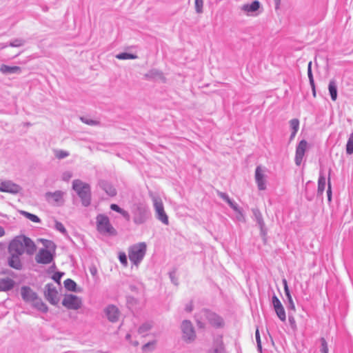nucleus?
I'll use <instances>...</instances> for the list:
<instances>
[{
	"instance_id": "obj_1",
	"label": "nucleus",
	"mask_w": 353,
	"mask_h": 353,
	"mask_svg": "<svg viewBox=\"0 0 353 353\" xmlns=\"http://www.w3.org/2000/svg\"><path fill=\"white\" fill-rule=\"evenodd\" d=\"M195 319L199 328H204L207 323L216 328L222 327L224 325L222 317L208 310H203L196 314Z\"/></svg>"
},
{
	"instance_id": "obj_2",
	"label": "nucleus",
	"mask_w": 353,
	"mask_h": 353,
	"mask_svg": "<svg viewBox=\"0 0 353 353\" xmlns=\"http://www.w3.org/2000/svg\"><path fill=\"white\" fill-rule=\"evenodd\" d=\"M148 194L152 201L153 208L155 212V216L157 219L161 221L163 224L168 225V216L167 215L165 211L162 199L157 194L152 191H150Z\"/></svg>"
},
{
	"instance_id": "obj_3",
	"label": "nucleus",
	"mask_w": 353,
	"mask_h": 353,
	"mask_svg": "<svg viewBox=\"0 0 353 353\" xmlns=\"http://www.w3.org/2000/svg\"><path fill=\"white\" fill-rule=\"evenodd\" d=\"M72 189L80 197L83 205L87 207L91 202L90 186L79 179H75L72 182Z\"/></svg>"
},
{
	"instance_id": "obj_4",
	"label": "nucleus",
	"mask_w": 353,
	"mask_h": 353,
	"mask_svg": "<svg viewBox=\"0 0 353 353\" xmlns=\"http://www.w3.org/2000/svg\"><path fill=\"white\" fill-rule=\"evenodd\" d=\"M147 250L146 243H138L131 245L128 248V257L131 263L138 266L143 261Z\"/></svg>"
},
{
	"instance_id": "obj_5",
	"label": "nucleus",
	"mask_w": 353,
	"mask_h": 353,
	"mask_svg": "<svg viewBox=\"0 0 353 353\" xmlns=\"http://www.w3.org/2000/svg\"><path fill=\"white\" fill-rule=\"evenodd\" d=\"M132 213L133 222L136 225L145 223L150 217L149 208L143 203H139L133 205Z\"/></svg>"
},
{
	"instance_id": "obj_6",
	"label": "nucleus",
	"mask_w": 353,
	"mask_h": 353,
	"mask_svg": "<svg viewBox=\"0 0 353 353\" xmlns=\"http://www.w3.org/2000/svg\"><path fill=\"white\" fill-rule=\"evenodd\" d=\"M97 230L102 234L114 235L116 230L110 222L109 218L103 214H99L96 218Z\"/></svg>"
},
{
	"instance_id": "obj_7",
	"label": "nucleus",
	"mask_w": 353,
	"mask_h": 353,
	"mask_svg": "<svg viewBox=\"0 0 353 353\" xmlns=\"http://www.w3.org/2000/svg\"><path fill=\"white\" fill-rule=\"evenodd\" d=\"M181 329L182 332V338L186 343H191L195 340L196 333L192 324L190 321H183Z\"/></svg>"
},
{
	"instance_id": "obj_8",
	"label": "nucleus",
	"mask_w": 353,
	"mask_h": 353,
	"mask_svg": "<svg viewBox=\"0 0 353 353\" xmlns=\"http://www.w3.org/2000/svg\"><path fill=\"white\" fill-rule=\"evenodd\" d=\"M62 305L68 310H77L81 307L82 301L76 295L66 294L62 301Z\"/></svg>"
},
{
	"instance_id": "obj_9",
	"label": "nucleus",
	"mask_w": 353,
	"mask_h": 353,
	"mask_svg": "<svg viewBox=\"0 0 353 353\" xmlns=\"http://www.w3.org/2000/svg\"><path fill=\"white\" fill-rule=\"evenodd\" d=\"M65 192L61 190H57L55 192H48L45 194V197L46 201L53 205L57 206L62 205L64 203L63 196Z\"/></svg>"
},
{
	"instance_id": "obj_10",
	"label": "nucleus",
	"mask_w": 353,
	"mask_h": 353,
	"mask_svg": "<svg viewBox=\"0 0 353 353\" xmlns=\"http://www.w3.org/2000/svg\"><path fill=\"white\" fill-rule=\"evenodd\" d=\"M265 169L262 168L260 165L256 168L254 177L257 188L259 190H265L267 188V176L265 175Z\"/></svg>"
},
{
	"instance_id": "obj_11",
	"label": "nucleus",
	"mask_w": 353,
	"mask_h": 353,
	"mask_svg": "<svg viewBox=\"0 0 353 353\" xmlns=\"http://www.w3.org/2000/svg\"><path fill=\"white\" fill-rule=\"evenodd\" d=\"M45 297L52 304L56 305L58 301V292L53 284L48 283L46 285Z\"/></svg>"
},
{
	"instance_id": "obj_12",
	"label": "nucleus",
	"mask_w": 353,
	"mask_h": 353,
	"mask_svg": "<svg viewBox=\"0 0 353 353\" xmlns=\"http://www.w3.org/2000/svg\"><path fill=\"white\" fill-rule=\"evenodd\" d=\"M272 303L279 319L283 322L285 321L286 314L285 309L281 302L275 294H274L272 296Z\"/></svg>"
},
{
	"instance_id": "obj_13",
	"label": "nucleus",
	"mask_w": 353,
	"mask_h": 353,
	"mask_svg": "<svg viewBox=\"0 0 353 353\" xmlns=\"http://www.w3.org/2000/svg\"><path fill=\"white\" fill-rule=\"evenodd\" d=\"M21 236L15 237L9 245L10 253L17 254L18 255H22L24 253V248L23 245Z\"/></svg>"
},
{
	"instance_id": "obj_14",
	"label": "nucleus",
	"mask_w": 353,
	"mask_h": 353,
	"mask_svg": "<svg viewBox=\"0 0 353 353\" xmlns=\"http://www.w3.org/2000/svg\"><path fill=\"white\" fill-rule=\"evenodd\" d=\"M307 143L305 140L301 141L296 146L294 159L296 165H300L301 164L305 151L307 150Z\"/></svg>"
},
{
	"instance_id": "obj_15",
	"label": "nucleus",
	"mask_w": 353,
	"mask_h": 353,
	"mask_svg": "<svg viewBox=\"0 0 353 353\" xmlns=\"http://www.w3.org/2000/svg\"><path fill=\"white\" fill-rule=\"evenodd\" d=\"M21 188L19 185L12 182L11 181H2L0 183V192H8L11 194H17L19 192Z\"/></svg>"
},
{
	"instance_id": "obj_16",
	"label": "nucleus",
	"mask_w": 353,
	"mask_h": 353,
	"mask_svg": "<svg viewBox=\"0 0 353 353\" xmlns=\"http://www.w3.org/2000/svg\"><path fill=\"white\" fill-rule=\"evenodd\" d=\"M38 263L49 264L53 259L51 252L46 249H41L35 257Z\"/></svg>"
},
{
	"instance_id": "obj_17",
	"label": "nucleus",
	"mask_w": 353,
	"mask_h": 353,
	"mask_svg": "<svg viewBox=\"0 0 353 353\" xmlns=\"http://www.w3.org/2000/svg\"><path fill=\"white\" fill-rule=\"evenodd\" d=\"M104 312L110 321L114 323L119 320L120 312L117 306L109 305L105 308Z\"/></svg>"
},
{
	"instance_id": "obj_18",
	"label": "nucleus",
	"mask_w": 353,
	"mask_h": 353,
	"mask_svg": "<svg viewBox=\"0 0 353 353\" xmlns=\"http://www.w3.org/2000/svg\"><path fill=\"white\" fill-rule=\"evenodd\" d=\"M21 295L23 301L30 303L37 296V293L28 286H23L21 288Z\"/></svg>"
},
{
	"instance_id": "obj_19",
	"label": "nucleus",
	"mask_w": 353,
	"mask_h": 353,
	"mask_svg": "<svg viewBox=\"0 0 353 353\" xmlns=\"http://www.w3.org/2000/svg\"><path fill=\"white\" fill-rule=\"evenodd\" d=\"M22 238L20 239L22 240L23 245L24 248V252H26L28 254H32L36 250V245L33 241H32L30 238L26 237L25 236H21Z\"/></svg>"
},
{
	"instance_id": "obj_20",
	"label": "nucleus",
	"mask_w": 353,
	"mask_h": 353,
	"mask_svg": "<svg viewBox=\"0 0 353 353\" xmlns=\"http://www.w3.org/2000/svg\"><path fill=\"white\" fill-rule=\"evenodd\" d=\"M20 256L21 255H18L17 254L10 253V256L8 260V265L15 270H21L22 263L20 259Z\"/></svg>"
},
{
	"instance_id": "obj_21",
	"label": "nucleus",
	"mask_w": 353,
	"mask_h": 353,
	"mask_svg": "<svg viewBox=\"0 0 353 353\" xmlns=\"http://www.w3.org/2000/svg\"><path fill=\"white\" fill-rule=\"evenodd\" d=\"M99 185L103 189L108 195L114 196L117 194V190L114 186L110 184L108 181L105 180H101L99 182Z\"/></svg>"
},
{
	"instance_id": "obj_22",
	"label": "nucleus",
	"mask_w": 353,
	"mask_h": 353,
	"mask_svg": "<svg viewBox=\"0 0 353 353\" xmlns=\"http://www.w3.org/2000/svg\"><path fill=\"white\" fill-rule=\"evenodd\" d=\"M260 8V3L259 1L256 0L252 1L251 3H245L243 4L241 9L242 11L250 13L254 12L258 10Z\"/></svg>"
},
{
	"instance_id": "obj_23",
	"label": "nucleus",
	"mask_w": 353,
	"mask_h": 353,
	"mask_svg": "<svg viewBox=\"0 0 353 353\" xmlns=\"http://www.w3.org/2000/svg\"><path fill=\"white\" fill-rule=\"evenodd\" d=\"M326 186V178L321 172L318 179L317 196L322 197Z\"/></svg>"
},
{
	"instance_id": "obj_24",
	"label": "nucleus",
	"mask_w": 353,
	"mask_h": 353,
	"mask_svg": "<svg viewBox=\"0 0 353 353\" xmlns=\"http://www.w3.org/2000/svg\"><path fill=\"white\" fill-rule=\"evenodd\" d=\"M32 306L37 310L46 313L48 310V307L46 304L38 296L36 297L32 302Z\"/></svg>"
},
{
	"instance_id": "obj_25",
	"label": "nucleus",
	"mask_w": 353,
	"mask_h": 353,
	"mask_svg": "<svg viewBox=\"0 0 353 353\" xmlns=\"http://www.w3.org/2000/svg\"><path fill=\"white\" fill-rule=\"evenodd\" d=\"M253 216L256 221L257 224L260 227V229L261 232H263L264 227H265V223L263 219V216L261 212L258 208H254L252 210Z\"/></svg>"
},
{
	"instance_id": "obj_26",
	"label": "nucleus",
	"mask_w": 353,
	"mask_h": 353,
	"mask_svg": "<svg viewBox=\"0 0 353 353\" xmlns=\"http://www.w3.org/2000/svg\"><path fill=\"white\" fill-rule=\"evenodd\" d=\"M14 287V281L11 279H0V291H8Z\"/></svg>"
},
{
	"instance_id": "obj_27",
	"label": "nucleus",
	"mask_w": 353,
	"mask_h": 353,
	"mask_svg": "<svg viewBox=\"0 0 353 353\" xmlns=\"http://www.w3.org/2000/svg\"><path fill=\"white\" fill-rule=\"evenodd\" d=\"M0 71L3 74H14L19 73L21 72V68L19 66H9L7 65H1L0 68Z\"/></svg>"
},
{
	"instance_id": "obj_28",
	"label": "nucleus",
	"mask_w": 353,
	"mask_h": 353,
	"mask_svg": "<svg viewBox=\"0 0 353 353\" xmlns=\"http://www.w3.org/2000/svg\"><path fill=\"white\" fill-rule=\"evenodd\" d=\"M328 90L332 101L337 99V84L334 80H331L328 85Z\"/></svg>"
},
{
	"instance_id": "obj_29",
	"label": "nucleus",
	"mask_w": 353,
	"mask_h": 353,
	"mask_svg": "<svg viewBox=\"0 0 353 353\" xmlns=\"http://www.w3.org/2000/svg\"><path fill=\"white\" fill-rule=\"evenodd\" d=\"M145 76L148 79H161L163 78L162 72L157 69L150 70Z\"/></svg>"
},
{
	"instance_id": "obj_30",
	"label": "nucleus",
	"mask_w": 353,
	"mask_h": 353,
	"mask_svg": "<svg viewBox=\"0 0 353 353\" xmlns=\"http://www.w3.org/2000/svg\"><path fill=\"white\" fill-rule=\"evenodd\" d=\"M290 125L292 130V132L290 135V139H293L299 128V121L297 119H293L290 121Z\"/></svg>"
},
{
	"instance_id": "obj_31",
	"label": "nucleus",
	"mask_w": 353,
	"mask_h": 353,
	"mask_svg": "<svg viewBox=\"0 0 353 353\" xmlns=\"http://www.w3.org/2000/svg\"><path fill=\"white\" fill-rule=\"evenodd\" d=\"M208 353H223V346L221 341H216Z\"/></svg>"
},
{
	"instance_id": "obj_32",
	"label": "nucleus",
	"mask_w": 353,
	"mask_h": 353,
	"mask_svg": "<svg viewBox=\"0 0 353 353\" xmlns=\"http://www.w3.org/2000/svg\"><path fill=\"white\" fill-rule=\"evenodd\" d=\"M152 328V324L149 322H146L145 323H143L139 328L138 332L139 334L145 336L147 335L148 332Z\"/></svg>"
},
{
	"instance_id": "obj_33",
	"label": "nucleus",
	"mask_w": 353,
	"mask_h": 353,
	"mask_svg": "<svg viewBox=\"0 0 353 353\" xmlns=\"http://www.w3.org/2000/svg\"><path fill=\"white\" fill-rule=\"evenodd\" d=\"M64 287L69 291L76 292L77 284L73 280L68 279L64 281Z\"/></svg>"
},
{
	"instance_id": "obj_34",
	"label": "nucleus",
	"mask_w": 353,
	"mask_h": 353,
	"mask_svg": "<svg viewBox=\"0 0 353 353\" xmlns=\"http://www.w3.org/2000/svg\"><path fill=\"white\" fill-rule=\"evenodd\" d=\"M137 56L128 52H122L116 55V58L120 60L135 59Z\"/></svg>"
},
{
	"instance_id": "obj_35",
	"label": "nucleus",
	"mask_w": 353,
	"mask_h": 353,
	"mask_svg": "<svg viewBox=\"0 0 353 353\" xmlns=\"http://www.w3.org/2000/svg\"><path fill=\"white\" fill-rule=\"evenodd\" d=\"M307 76H308V78L310 80V83L312 88H313V90L314 91V81L313 74H312V61H310L307 65ZM314 94H315V92H314Z\"/></svg>"
},
{
	"instance_id": "obj_36",
	"label": "nucleus",
	"mask_w": 353,
	"mask_h": 353,
	"mask_svg": "<svg viewBox=\"0 0 353 353\" xmlns=\"http://www.w3.org/2000/svg\"><path fill=\"white\" fill-rule=\"evenodd\" d=\"M346 152L348 154H352L353 153V132L350 134L346 145Z\"/></svg>"
},
{
	"instance_id": "obj_37",
	"label": "nucleus",
	"mask_w": 353,
	"mask_h": 353,
	"mask_svg": "<svg viewBox=\"0 0 353 353\" xmlns=\"http://www.w3.org/2000/svg\"><path fill=\"white\" fill-rule=\"evenodd\" d=\"M21 214L34 223H39L41 221L40 219L35 214L25 211H22Z\"/></svg>"
},
{
	"instance_id": "obj_38",
	"label": "nucleus",
	"mask_w": 353,
	"mask_h": 353,
	"mask_svg": "<svg viewBox=\"0 0 353 353\" xmlns=\"http://www.w3.org/2000/svg\"><path fill=\"white\" fill-rule=\"evenodd\" d=\"M25 43V41L22 39H12L11 40L9 43H8V46H10V47H21L22 46H23Z\"/></svg>"
},
{
	"instance_id": "obj_39",
	"label": "nucleus",
	"mask_w": 353,
	"mask_h": 353,
	"mask_svg": "<svg viewBox=\"0 0 353 353\" xmlns=\"http://www.w3.org/2000/svg\"><path fill=\"white\" fill-rule=\"evenodd\" d=\"M55 157L59 159H63L64 158L68 157L70 154L68 151L62 150H57L54 152Z\"/></svg>"
},
{
	"instance_id": "obj_40",
	"label": "nucleus",
	"mask_w": 353,
	"mask_h": 353,
	"mask_svg": "<svg viewBox=\"0 0 353 353\" xmlns=\"http://www.w3.org/2000/svg\"><path fill=\"white\" fill-rule=\"evenodd\" d=\"M287 299H288V308L289 310H295V305H294V301L292 300V296L290 294V292H289L288 294H285Z\"/></svg>"
},
{
	"instance_id": "obj_41",
	"label": "nucleus",
	"mask_w": 353,
	"mask_h": 353,
	"mask_svg": "<svg viewBox=\"0 0 353 353\" xmlns=\"http://www.w3.org/2000/svg\"><path fill=\"white\" fill-rule=\"evenodd\" d=\"M195 10L199 14L203 12V0H195Z\"/></svg>"
},
{
	"instance_id": "obj_42",
	"label": "nucleus",
	"mask_w": 353,
	"mask_h": 353,
	"mask_svg": "<svg viewBox=\"0 0 353 353\" xmlns=\"http://www.w3.org/2000/svg\"><path fill=\"white\" fill-rule=\"evenodd\" d=\"M73 173L72 171L66 170L64 171L61 174V179L63 181H68L72 177Z\"/></svg>"
},
{
	"instance_id": "obj_43",
	"label": "nucleus",
	"mask_w": 353,
	"mask_h": 353,
	"mask_svg": "<svg viewBox=\"0 0 353 353\" xmlns=\"http://www.w3.org/2000/svg\"><path fill=\"white\" fill-rule=\"evenodd\" d=\"M228 203L234 211L241 214V210L236 203L230 199Z\"/></svg>"
},
{
	"instance_id": "obj_44",
	"label": "nucleus",
	"mask_w": 353,
	"mask_h": 353,
	"mask_svg": "<svg viewBox=\"0 0 353 353\" xmlns=\"http://www.w3.org/2000/svg\"><path fill=\"white\" fill-rule=\"evenodd\" d=\"M255 338H256V343H257V349L260 352H262L261 341L259 331L258 329H256V332H255Z\"/></svg>"
},
{
	"instance_id": "obj_45",
	"label": "nucleus",
	"mask_w": 353,
	"mask_h": 353,
	"mask_svg": "<svg viewBox=\"0 0 353 353\" xmlns=\"http://www.w3.org/2000/svg\"><path fill=\"white\" fill-rule=\"evenodd\" d=\"M55 228H56V230L59 231L63 234H66V230H65L64 225L61 222H59V221L55 222Z\"/></svg>"
},
{
	"instance_id": "obj_46",
	"label": "nucleus",
	"mask_w": 353,
	"mask_h": 353,
	"mask_svg": "<svg viewBox=\"0 0 353 353\" xmlns=\"http://www.w3.org/2000/svg\"><path fill=\"white\" fill-rule=\"evenodd\" d=\"M321 352L322 353H328L327 344L324 338L321 339Z\"/></svg>"
},
{
	"instance_id": "obj_47",
	"label": "nucleus",
	"mask_w": 353,
	"mask_h": 353,
	"mask_svg": "<svg viewBox=\"0 0 353 353\" xmlns=\"http://www.w3.org/2000/svg\"><path fill=\"white\" fill-rule=\"evenodd\" d=\"M119 259L122 265L124 266L128 265L127 256L124 252L119 253Z\"/></svg>"
},
{
	"instance_id": "obj_48",
	"label": "nucleus",
	"mask_w": 353,
	"mask_h": 353,
	"mask_svg": "<svg viewBox=\"0 0 353 353\" xmlns=\"http://www.w3.org/2000/svg\"><path fill=\"white\" fill-rule=\"evenodd\" d=\"M327 196L328 201L330 202L332 201V188H331L330 176L328 177V181H327Z\"/></svg>"
},
{
	"instance_id": "obj_49",
	"label": "nucleus",
	"mask_w": 353,
	"mask_h": 353,
	"mask_svg": "<svg viewBox=\"0 0 353 353\" xmlns=\"http://www.w3.org/2000/svg\"><path fill=\"white\" fill-rule=\"evenodd\" d=\"M63 273L56 272L53 274L52 279L59 284L60 280H61V277L63 276Z\"/></svg>"
},
{
	"instance_id": "obj_50",
	"label": "nucleus",
	"mask_w": 353,
	"mask_h": 353,
	"mask_svg": "<svg viewBox=\"0 0 353 353\" xmlns=\"http://www.w3.org/2000/svg\"><path fill=\"white\" fill-rule=\"evenodd\" d=\"M218 195L227 203L230 200L229 196L225 192H219Z\"/></svg>"
},
{
	"instance_id": "obj_51",
	"label": "nucleus",
	"mask_w": 353,
	"mask_h": 353,
	"mask_svg": "<svg viewBox=\"0 0 353 353\" xmlns=\"http://www.w3.org/2000/svg\"><path fill=\"white\" fill-rule=\"evenodd\" d=\"M81 119L85 123L90 125H94L97 123V121L92 120V119H86L84 117H81Z\"/></svg>"
},
{
	"instance_id": "obj_52",
	"label": "nucleus",
	"mask_w": 353,
	"mask_h": 353,
	"mask_svg": "<svg viewBox=\"0 0 353 353\" xmlns=\"http://www.w3.org/2000/svg\"><path fill=\"white\" fill-rule=\"evenodd\" d=\"M154 344H155V341H152V342H148L147 343H145L143 347H142V350L143 351H147L150 347H154Z\"/></svg>"
},
{
	"instance_id": "obj_53",
	"label": "nucleus",
	"mask_w": 353,
	"mask_h": 353,
	"mask_svg": "<svg viewBox=\"0 0 353 353\" xmlns=\"http://www.w3.org/2000/svg\"><path fill=\"white\" fill-rule=\"evenodd\" d=\"M110 209L113 211L118 212V213L121 212V211L122 210L121 208H120L118 205L114 204V203H112L110 205Z\"/></svg>"
},
{
	"instance_id": "obj_54",
	"label": "nucleus",
	"mask_w": 353,
	"mask_h": 353,
	"mask_svg": "<svg viewBox=\"0 0 353 353\" xmlns=\"http://www.w3.org/2000/svg\"><path fill=\"white\" fill-rule=\"evenodd\" d=\"M169 274H170V278L171 279L172 283L176 285L178 284V283H177V279L175 277V272H170Z\"/></svg>"
},
{
	"instance_id": "obj_55",
	"label": "nucleus",
	"mask_w": 353,
	"mask_h": 353,
	"mask_svg": "<svg viewBox=\"0 0 353 353\" xmlns=\"http://www.w3.org/2000/svg\"><path fill=\"white\" fill-rule=\"evenodd\" d=\"M119 214H121L127 221L130 220V214L126 210L122 209V210L121 211V212H119Z\"/></svg>"
},
{
	"instance_id": "obj_56",
	"label": "nucleus",
	"mask_w": 353,
	"mask_h": 353,
	"mask_svg": "<svg viewBox=\"0 0 353 353\" xmlns=\"http://www.w3.org/2000/svg\"><path fill=\"white\" fill-rule=\"evenodd\" d=\"M283 288H284V292H285V294H288L290 292V290L288 288V283H287V281L286 279H283Z\"/></svg>"
},
{
	"instance_id": "obj_57",
	"label": "nucleus",
	"mask_w": 353,
	"mask_h": 353,
	"mask_svg": "<svg viewBox=\"0 0 353 353\" xmlns=\"http://www.w3.org/2000/svg\"><path fill=\"white\" fill-rule=\"evenodd\" d=\"M185 310L186 312H190L192 311L193 310V305H192V303L190 302L189 303H188L186 305H185Z\"/></svg>"
},
{
	"instance_id": "obj_58",
	"label": "nucleus",
	"mask_w": 353,
	"mask_h": 353,
	"mask_svg": "<svg viewBox=\"0 0 353 353\" xmlns=\"http://www.w3.org/2000/svg\"><path fill=\"white\" fill-rule=\"evenodd\" d=\"M8 46V43H0V50L6 48V47Z\"/></svg>"
},
{
	"instance_id": "obj_59",
	"label": "nucleus",
	"mask_w": 353,
	"mask_h": 353,
	"mask_svg": "<svg viewBox=\"0 0 353 353\" xmlns=\"http://www.w3.org/2000/svg\"><path fill=\"white\" fill-rule=\"evenodd\" d=\"M4 234H5L4 228L0 225V237L4 236Z\"/></svg>"
},
{
	"instance_id": "obj_60",
	"label": "nucleus",
	"mask_w": 353,
	"mask_h": 353,
	"mask_svg": "<svg viewBox=\"0 0 353 353\" xmlns=\"http://www.w3.org/2000/svg\"><path fill=\"white\" fill-rule=\"evenodd\" d=\"M289 321L290 323V324L292 325H295V321H294V317H291V316H289Z\"/></svg>"
},
{
	"instance_id": "obj_61",
	"label": "nucleus",
	"mask_w": 353,
	"mask_h": 353,
	"mask_svg": "<svg viewBox=\"0 0 353 353\" xmlns=\"http://www.w3.org/2000/svg\"><path fill=\"white\" fill-rule=\"evenodd\" d=\"M281 0H274L276 7L279 6Z\"/></svg>"
},
{
	"instance_id": "obj_62",
	"label": "nucleus",
	"mask_w": 353,
	"mask_h": 353,
	"mask_svg": "<svg viewBox=\"0 0 353 353\" xmlns=\"http://www.w3.org/2000/svg\"><path fill=\"white\" fill-rule=\"evenodd\" d=\"M130 337H131L130 334H126V336H125V339H126L127 340H130Z\"/></svg>"
},
{
	"instance_id": "obj_63",
	"label": "nucleus",
	"mask_w": 353,
	"mask_h": 353,
	"mask_svg": "<svg viewBox=\"0 0 353 353\" xmlns=\"http://www.w3.org/2000/svg\"><path fill=\"white\" fill-rule=\"evenodd\" d=\"M134 345H138V342H135V343H134Z\"/></svg>"
},
{
	"instance_id": "obj_64",
	"label": "nucleus",
	"mask_w": 353,
	"mask_h": 353,
	"mask_svg": "<svg viewBox=\"0 0 353 353\" xmlns=\"http://www.w3.org/2000/svg\"><path fill=\"white\" fill-rule=\"evenodd\" d=\"M91 273L93 274H94V270H91Z\"/></svg>"
}]
</instances>
